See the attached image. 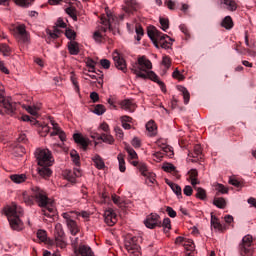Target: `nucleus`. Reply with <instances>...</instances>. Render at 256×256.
<instances>
[{"label": "nucleus", "instance_id": "f257e3e1", "mask_svg": "<svg viewBox=\"0 0 256 256\" xmlns=\"http://www.w3.org/2000/svg\"><path fill=\"white\" fill-rule=\"evenodd\" d=\"M31 191L32 196L24 198L26 205H33V199H35L39 207L43 208V215L46 217H51L49 213H55V207H53V204L49 203V198L47 197L45 191L39 188V186H32Z\"/></svg>", "mask_w": 256, "mask_h": 256}, {"label": "nucleus", "instance_id": "f03ea898", "mask_svg": "<svg viewBox=\"0 0 256 256\" xmlns=\"http://www.w3.org/2000/svg\"><path fill=\"white\" fill-rule=\"evenodd\" d=\"M153 63L146 56L138 57L137 61L132 64L131 71L140 79H157V74L151 71Z\"/></svg>", "mask_w": 256, "mask_h": 256}, {"label": "nucleus", "instance_id": "7ed1b4c3", "mask_svg": "<svg viewBox=\"0 0 256 256\" xmlns=\"http://www.w3.org/2000/svg\"><path fill=\"white\" fill-rule=\"evenodd\" d=\"M4 213L13 231H23L25 229V224L21 220V217H23V208L21 206L12 203L4 208Z\"/></svg>", "mask_w": 256, "mask_h": 256}, {"label": "nucleus", "instance_id": "20e7f679", "mask_svg": "<svg viewBox=\"0 0 256 256\" xmlns=\"http://www.w3.org/2000/svg\"><path fill=\"white\" fill-rule=\"evenodd\" d=\"M108 17L107 19L101 18V26L93 33V39L96 43H103L105 41V33H107V29L113 32L115 35V31H113V25H117V17L113 16V14L106 12Z\"/></svg>", "mask_w": 256, "mask_h": 256}, {"label": "nucleus", "instance_id": "39448f33", "mask_svg": "<svg viewBox=\"0 0 256 256\" xmlns=\"http://www.w3.org/2000/svg\"><path fill=\"white\" fill-rule=\"evenodd\" d=\"M148 37L151 39L155 47L159 49L161 47L162 49H169L171 47V44L167 42L166 39H170L169 36L161 33L157 28L150 26L147 31Z\"/></svg>", "mask_w": 256, "mask_h": 256}, {"label": "nucleus", "instance_id": "423d86ee", "mask_svg": "<svg viewBox=\"0 0 256 256\" xmlns=\"http://www.w3.org/2000/svg\"><path fill=\"white\" fill-rule=\"evenodd\" d=\"M49 244L59 247L60 249L67 247V237L65 236V231H63V225L61 223L55 225L54 239L50 240Z\"/></svg>", "mask_w": 256, "mask_h": 256}, {"label": "nucleus", "instance_id": "0eeeda50", "mask_svg": "<svg viewBox=\"0 0 256 256\" xmlns=\"http://www.w3.org/2000/svg\"><path fill=\"white\" fill-rule=\"evenodd\" d=\"M35 157L39 166H51L55 162V159H53V154L47 148L36 149Z\"/></svg>", "mask_w": 256, "mask_h": 256}, {"label": "nucleus", "instance_id": "6e6552de", "mask_svg": "<svg viewBox=\"0 0 256 256\" xmlns=\"http://www.w3.org/2000/svg\"><path fill=\"white\" fill-rule=\"evenodd\" d=\"M125 249L131 256H141V247L137 243V237H128L125 241Z\"/></svg>", "mask_w": 256, "mask_h": 256}, {"label": "nucleus", "instance_id": "1a4fd4ad", "mask_svg": "<svg viewBox=\"0 0 256 256\" xmlns=\"http://www.w3.org/2000/svg\"><path fill=\"white\" fill-rule=\"evenodd\" d=\"M62 217L71 235H77L79 233V225H77V222L73 219V212H64L62 213Z\"/></svg>", "mask_w": 256, "mask_h": 256}, {"label": "nucleus", "instance_id": "9d476101", "mask_svg": "<svg viewBox=\"0 0 256 256\" xmlns=\"http://www.w3.org/2000/svg\"><path fill=\"white\" fill-rule=\"evenodd\" d=\"M2 109L6 115L13 116L17 110V103H15L11 97L2 96Z\"/></svg>", "mask_w": 256, "mask_h": 256}, {"label": "nucleus", "instance_id": "9b49d317", "mask_svg": "<svg viewBox=\"0 0 256 256\" xmlns=\"http://www.w3.org/2000/svg\"><path fill=\"white\" fill-rule=\"evenodd\" d=\"M113 61L115 63V67H117L123 73H127V63L121 54L117 51L113 52L112 54Z\"/></svg>", "mask_w": 256, "mask_h": 256}, {"label": "nucleus", "instance_id": "f8f14e48", "mask_svg": "<svg viewBox=\"0 0 256 256\" xmlns=\"http://www.w3.org/2000/svg\"><path fill=\"white\" fill-rule=\"evenodd\" d=\"M145 226L148 229H155V227H161V220L158 214H150L144 221Z\"/></svg>", "mask_w": 256, "mask_h": 256}, {"label": "nucleus", "instance_id": "ddd939ff", "mask_svg": "<svg viewBox=\"0 0 256 256\" xmlns=\"http://www.w3.org/2000/svg\"><path fill=\"white\" fill-rule=\"evenodd\" d=\"M253 244V236L246 235L242 239V253H244L245 256H253V250L248 249L247 247H251Z\"/></svg>", "mask_w": 256, "mask_h": 256}, {"label": "nucleus", "instance_id": "4468645a", "mask_svg": "<svg viewBox=\"0 0 256 256\" xmlns=\"http://www.w3.org/2000/svg\"><path fill=\"white\" fill-rule=\"evenodd\" d=\"M16 37L19 43H28L29 42V33H27V29L25 25H19L16 28Z\"/></svg>", "mask_w": 256, "mask_h": 256}, {"label": "nucleus", "instance_id": "2eb2a0df", "mask_svg": "<svg viewBox=\"0 0 256 256\" xmlns=\"http://www.w3.org/2000/svg\"><path fill=\"white\" fill-rule=\"evenodd\" d=\"M218 5H220V7L222 9H226V11H237V1L235 0H218Z\"/></svg>", "mask_w": 256, "mask_h": 256}, {"label": "nucleus", "instance_id": "dca6fc26", "mask_svg": "<svg viewBox=\"0 0 256 256\" xmlns=\"http://www.w3.org/2000/svg\"><path fill=\"white\" fill-rule=\"evenodd\" d=\"M104 221L109 227H113L117 223V214H115L113 209H108L104 212Z\"/></svg>", "mask_w": 256, "mask_h": 256}, {"label": "nucleus", "instance_id": "f3484780", "mask_svg": "<svg viewBox=\"0 0 256 256\" xmlns=\"http://www.w3.org/2000/svg\"><path fill=\"white\" fill-rule=\"evenodd\" d=\"M50 123L53 129V131L51 132V136L53 137L55 135H58L60 141H65V139H67V136L65 135V132L61 130V128L59 127V124H57L55 120H50Z\"/></svg>", "mask_w": 256, "mask_h": 256}, {"label": "nucleus", "instance_id": "a211bd4d", "mask_svg": "<svg viewBox=\"0 0 256 256\" xmlns=\"http://www.w3.org/2000/svg\"><path fill=\"white\" fill-rule=\"evenodd\" d=\"M203 153V150L201 149V145H195L194 146V151L190 152L188 154V157H190L188 159V161H192V163H195L197 161H199V159H201V155Z\"/></svg>", "mask_w": 256, "mask_h": 256}, {"label": "nucleus", "instance_id": "6ab92c4d", "mask_svg": "<svg viewBox=\"0 0 256 256\" xmlns=\"http://www.w3.org/2000/svg\"><path fill=\"white\" fill-rule=\"evenodd\" d=\"M73 139L75 143H77L78 145H81L83 149H87V147H89V139H87L83 135L76 133L73 135Z\"/></svg>", "mask_w": 256, "mask_h": 256}, {"label": "nucleus", "instance_id": "aec40b11", "mask_svg": "<svg viewBox=\"0 0 256 256\" xmlns=\"http://www.w3.org/2000/svg\"><path fill=\"white\" fill-rule=\"evenodd\" d=\"M165 183H166V185H168L170 187V189L173 191V193H175V195H177L178 199H181L183 197L181 186L169 181V179H166Z\"/></svg>", "mask_w": 256, "mask_h": 256}, {"label": "nucleus", "instance_id": "412c9836", "mask_svg": "<svg viewBox=\"0 0 256 256\" xmlns=\"http://www.w3.org/2000/svg\"><path fill=\"white\" fill-rule=\"evenodd\" d=\"M50 166H39L37 169L38 175L43 179H49V177L53 174V171L49 169Z\"/></svg>", "mask_w": 256, "mask_h": 256}, {"label": "nucleus", "instance_id": "4be33fe9", "mask_svg": "<svg viewBox=\"0 0 256 256\" xmlns=\"http://www.w3.org/2000/svg\"><path fill=\"white\" fill-rule=\"evenodd\" d=\"M120 107L124 111H128L129 113H133L135 111V103L131 100H123L120 102Z\"/></svg>", "mask_w": 256, "mask_h": 256}, {"label": "nucleus", "instance_id": "5701e85b", "mask_svg": "<svg viewBox=\"0 0 256 256\" xmlns=\"http://www.w3.org/2000/svg\"><path fill=\"white\" fill-rule=\"evenodd\" d=\"M10 179L12 183L21 185V183H25V181H27V174H12L10 175Z\"/></svg>", "mask_w": 256, "mask_h": 256}, {"label": "nucleus", "instance_id": "b1692460", "mask_svg": "<svg viewBox=\"0 0 256 256\" xmlns=\"http://www.w3.org/2000/svg\"><path fill=\"white\" fill-rule=\"evenodd\" d=\"M188 179L191 183V185H193V187H195V185H199V179H197V177H199V172H197V169H191L188 172Z\"/></svg>", "mask_w": 256, "mask_h": 256}, {"label": "nucleus", "instance_id": "393cba45", "mask_svg": "<svg viewBox=\"0 0 256 256\" xmlns=\"http://www.w3.org/2000/svg\"><path fill=\"white\" fill-rule=\"evenodd\" d=\"M146 130L148 131L149 137H155L157 135V124H155V121L150 120L147 122Z\"/></svg>", "mask_w": 256, "mask_h": 256}, {"label": "nucleus", "instance_id": "a878e982", "mask_svg": "<svg viewBox=\"0 0 256 256\" xmlns=\"http://www.w3.org/2000/svg\"><path fill=\"white\" fill-rule=\"evenodd\" d=\"M92 161H93L96 169H99V170L105 169V161L103 160V158H101V156H99L97 154L94 155L92 157Z\"/></svg>", "mask_w": 256, "mask_h": 256}, {"label": "nucleus", "instance_id": "bb28decb", "mask_svg": "<svg viewBox=\"0 0 256 256\" xmlns=\"http://www.w3.org/2000/svg\"><path fill=\"white\" fill-rule=\"evenodd\" d=\"M68 51L70 55H79V43L70 41L68 43Z\"/></svg>", "mask_w": 256, "mask_h": 256}, {"label": "nucleus", "instance_id": "cd10ccee", "mask_svg": "<svg viewBox=\"0 0 256 256\" xmlns=\"http://www.w3.org/2000/svg\"><path fill=\"white\" fill-rule=\"evenodd\" d=\"M162 169L163 171H165V173H173L174 175L177 173V168L175 167V165L169 162L163 163Z\"/></svg>", "mask_w": 256, "mask_h": 256}, {"label": "nucleus", "instance_id": "c85d7f7f", "mask_svg": "<svg viewBox=\"0 0 256 256\" xmlns=\"http://www.w3.org/2000/svg\"><path fill=\"white\" fill-rule=\"evenodd\" d=\"M211 226L213 227V229H216V231H223V225H221L219 219L216 218V216L213 214H211Z\"/></svg>", "mask_w": 256, "mask_h": 256}, {"label": "nucleus", "instance_id": "c756f323", "mask_svg": "<svg viewBox=\"0 0 256 256\" xmlns=\"http://www.w3.org/2000/svg\"><path fill=\"white\" fill-rule=\"evenodd\" d=\"M178 90L180 93H182L184 103L187 105L189 103V100L191 99V94L189 93V90L183 86H178Z\"/></svg>", "mask_w": 256, "mask_h": 256}, {"label": "nucleus", "instance_id": "7c9ffc66", "mask_svg": "<svg viewBox=\"0 0 256 256\" xmlns=\"http://www.w3.org/2000/svg\"><path fill=\"white\" fill-rule=\"evenodd\" d=\"M81 256H93V251L91 250V247L87 245H81L78 249Z\"/></svg>", "mask_w": 256, "mask_h": 256}, {"label": "nucleus", "instance_id": "2f4dec72", "mask_svg": "<svg viewBox=\"0 0 256 256\" xmlns=\"http://www.w3.org/2000/svg\"><path fill=\"white\" fill-rule=\"evenodd\" d=\"M222 27H224V29H233V19L231 18V16H226L222 22H221Z\"/></svg>", "mask_w": 256, "mask_h": 256}, {"label": "nucleus", "instance_id": "473e14b6", "mask_svg": "<svg viewBox=\"0 0 256 256\" xmlns=\"http://www.w3.org/2000/svg\"><path fill=\"white\" fill-rule=\"evenodd\" d=\"M77 177H81V170L79 168H75L73 173L69 172L68 181L75 183V179H77Z\"/></svg>", "mask_w": 256, "mask_h": 256}, {"label": "nucleus", "instance_id": "72a5a7b5", "mask_svg": "<svg viewBox=\"0 0 256 256\" xmlns=\"http://www.w3.org/2000/svg\"><path fill=\"white\" fill-rule=\"evenodd\" d=\"M117 159L119 162V171H121V173H125V171L127 169V167H125V155L120 153V154H118Z\"/></svg>", "mask_w": 256, "mask_h": 256}, {"label": "nucleus", "instance_id": "f704fd0d", "mask_svg": "<svg viewBox=\"0 0 256 256\" xmlns=\"http://www.w3.org/2000/svg\"><path fill=\"white\" fill-rule=\"evenodd\" d=\"M23 109H25L30 115H37L39 113V109H41V106H25L22 105Z\"/></svg>", "mask_w": 256, "mask_h": 256}, {"label": "nucleus", "instance_id": "c9c22d12", "mask_svg": "<svg viewBox=\"0 0 256 256\" xmlns=\"http://www.w3.org/2000/svg\"><path fill=\"white\" fill-rule=\"evenodd\" d=\"M35 0H15L16 5L20 7H29ZM1 3H7V0H1Z\"/></svg>", "mask_w": 256, "mask_h": 256}, {"label": "nucleus", "instance_id": "e433bc0d", "mask_svg": "<svg viewBox=\"0 0 256 256\" xmlns=\"http://www.w3.org/2000/svg\"><path fill=\"white\" fill-rule=\"evenodd\" d=\"M213 187L216 189V191H218V193H222V195L229 193V189L223 184L214 183Z\"/></svg>", "mask_w": 256, "mask_h": 256}, {"label": "nucleus", "instance_id": "4c0bfd02", "mask_svg": "<svg viewBox=\"0 0 256 256\" xmlns=\"http://www.w3.org/2000/svg\"><path fill=\"white\" fill-rule=\"evenodd\" d=\"M100 139L103 141V143H108V145H113V143H115V138H113V136L110 134H102Z\"/></svg>", "mask_w": 256, "mask_h": 256}, {"label": "nucleus", "instance_id": "58836bf2", "mask_svg": "<svg viewBox=\"0 0 256 256\" xmlns=\"http://www.w3.org/2000/svg\"><path fill=\"white\" fill-rule=\"evenodd\" d=\"M213 205L218 207V209H225L227 202L224 200V198H215Z\"/></svg>", "mask_w": 256, "mask_h": 256}, {"label": "nucleus", "instance_id": "ea45409f", "mask_svg": "<svg viewBox=\"0 0 256 256\" xmlns=\"http://www.w3.org/2000/svg\"><path fill=\"white\" fill-rule=\"evenodd\" d=\"M66 13L73 21H77V9H75V7L66 8Z\"/></svg>", "mask_w": 256, "mask_h": 256}, {"label": "nucleus", "instance_id": "a19ab883", "mask_svg": "<svg viewBox=\"0 0 256 256\" xmlns=\"http://www.w3.org/2000/svg\"><path fill=\"white\" fill-rule=\"evenodd\" d=\"M105 111H107V109L103 104H97L94 107L93 113H95V115H103Z\"/></svg>", "mask_w": 256, "mask_h": 256}, {"label": "nucleus", "instance_id": "79ce46f5", "mask_svg": "<svg viewBox=\"0 0 256 256\" xmlns=\"http://www.w3.org/2000/svg\"><path fill=\"white\" fill-rule=\"evenodd\" d=\"M196 197L197 199H201V201H205L207 199V192L203 188H196Z\"/></svg>", "mask_w": 256, "mask_h": 256}, {"label": "nucleus", "instance_id": "37998d69", "mask_svg": "<svg viewBox=\"0 0 256 256\" xmlns=\"http://www.w3.org/2000/svg\"><path fill=\"white\" fill-rule=\"evenodd\" d=\"M161 226L163 227L165 233H169V231H171V219L164 218Z\"/></svg>", "mask_w": 256, "mask_h": 256}, {"label": "nucleus", "instance_id": "c03bdc74", "mask_svg": "<svg viewBox=\"0 0 256 256\" xmlns=\"http://www.w3.org/2000/svg\"><path fill=\"white\" fill-rule=\"evenodd\" d=\"M184 247L188 250V251H194L195 250V243L193 242V240L191 239H185L184 240Z\"/></svg>", "mask_w": 256, "mask_h": 256}, {"label": "nucleus", "instance_id": "a18cd8bd", "mask_svg": "<svg viewBox=\"0 0 256 256\" xmlns=\"http://www.w3.org/2000/svg\"><path fill=\"white\" fill-rule=\"evenodd\" d=\"M151 81H154V83H157L162 91V93H167V88L165 86V83L163 81L159 80V76L156 75V79H150Z\"/></svg>", "mask_w": 256, "mask_h": 256}, {"label": "nucleus", "instance_id": "49530a36", "mask_svg": "<svg viewBox=\"0 0 256 256\" xmlns=\"http://www.w3.org/2000/svg\"><path fill=\"white\" fill-rule=\"evenodd\" d=\"M70 156L72 158L73 163H75V165L79 166L80 165V157H79V154L77 153V151L72 150L70 152Z\"/></svg>", "mask_w": 256, "mask_h": 256}, {"label": "nucleus", "instance_id": "de8ad7c7", "mask_svg": "<svg viewBox=\"0 0 256 256\" xmlns=\"http://www.w3.org/2000/svg\"><path fill=\"white\" fill-rule=\"evenodd\" d=\"M155 181H156L155 174L149 172L148 175L146 176V180H145L146 185H149V186L154 185Z\"/></svg>", "mask_w": 256, "mask_h": 256}, {"label": "nucleus", "instance_id": "09e8293b", "mask_svg": "<svg viewBox=\"0 0 256 256\" xmlns=\"http://www.w3.org/2000/svg\"><path fill=\"white\" fill-rule=\"evenodd\" d=\"M37 238L39 239V241H42V243H44V241H47V231L38 230L37 231Z\"/></svg>", "mask_w": 256, "mask_h": 256}, {"label": "nucleus", "instance_id": "8fccbe9b", "mask_svg": "<svg viewBox=\"0 0 256 256\" xmlns=\"http://www.w3.org/2000/svg\"><path fill=\"white\" fill-rule=\"evenodd\" d=\"M65 35L70 41H75V37H77V33L71 29H66Z\"/></svg>", "mask_w": 256, "mask_h": 256}, {"label": "nucleus", "instance_id": "3c124183", "mask_svg": "<svg viewBox=\"0 0 256 256\" xmlns=\"http://www.w3.org/2000/svg\"><path fill=\"white\" fill-rule=\"evenodd\" d=\"M125 149L128 153L129 159H137V152H135L133 148H131L130 146H126Z\"/></svg>", "mask_w": 256, "mask_h": 256}, {"label": "nucleus", "instance_id": "603ef678", "mask_svg": "<svg viewBox=\"0 0 256 256\" xmlns=\"http://www.w3.org/2000/svg\"><path fill=\"white\" fill-rule=\"evenodd\" d=\"M160 25H161L162 31H167V29H169V19L160 18Z\"/></svg>", "mask_w": 256, "mask_h": 256}, {"label": "nucleus", "instance_id": "864d4df0", "mask_svg": "<svg viewBox=\"0 0 256 256\" xmlns=\"http://www.w3.org/2000/svg\"><path fill=\"white\" fill-rule=\"evenodd\" d=\"M1 51L4 57H9V55H11V48L7 44H2Z\"/></svg>", "mask_w": 256, "mask_h": 256}, {"label": "nucleus", "instance_id": "5fc2aeb1", "mask_svg": "<svg viewBox=\"0 0 256 256\" xmlns=\"http://www.w3.org/2000/svg\"><path fill=\"white\" fill-rule=\"evenodd\" d=\"M162 65L165 67V69H169L171 67V58L169 56H163Z\"/></svg>", "mask_w": 256, "mask_h": 256}, {"label": "nucleus", "instance_id": "6e6d98bb", "mask_svg": "<svg viewBox=\"0 0 256 256\" xmlns=\"http://www.w3.org/2000/svg\"><path fill=\"white\" fill-rule=\"evenodd\" d=\"M172 77L174 79H177V81H184L185 80V76H183L181 74V72L177 69L172 73Z\"/></svg>", "mask_w": 256, "mask_h": 256}, {"label": "nucleus", "instance_id": "4d7b16f0", "mask_svg": "<svg viewBox=\"0 0 256 256\" xmlns=\"http://www.w3.org/2000/svg\"><path fill=\"white\" fill-rule=\"evenodd\" d=\"M138 169L139 171L142 173V175L144 177H147L148 173H150L148 170H147V165L143 164V163H140L139 166H138Z\"/></svg>", "mask_w": 256, "mask_h": 256}, {"label": "nucleus", "instance_id": "13d9d810", "mask_svg": "<svg viewBox=\"0 0 256 256\" xmlns=\"http://www.w3.org/2000/svg\"><path fill=\"white\" fill-rule=\"evenodd\" d=\"M183 193L186 197H191L193 195V188L190 185H187L184 187Z\"/></svg>", "mask_w": 256, "mask_h": 256}, {"label": "nucleus", "instance_id": "bf43d9fd", "mask_svg": "<svg viewBox=\"0 0 256 256\" xmlns=\"http://www.w3.org/2000/svg\"><path fill=\"white\" fill-rule=\"evenodd\" d=\"M114 131H115L116 137H117L118 139H123L124 133H123V130H122L119 126H116V127L114 128Z\"/></svg>", "mask_w": 256, "mask_h": 256}, {"label": "nucleus", "instance_id": "052dcab7", "mask_svg": "<svg viewBox=\"0 0 256 256\" xmlns=\"http://www.w3.org/2000/svg\"><path fill=\"white\" fill-rule=\"evenodd\" d=\"M47 33L52 39H58L61 32L59 31V29L55 28L53 32L48 31Z\"/></svg>", "mask_w": 256, "mask_h": 256}, {"label": "nucleus", "instance_id": "680f3d73", "mask_svg": "<svg viewBox=\"0 0 256 256\" xmlns=\"http://www.w3.org/2000/svg\"><path fill=\"white\" fill-rule=\"evenodd\" d=\"M100 65L103 67V69H109V67H111V61L102 59L100 60Z\"/></svg>", "mask_w": 256, "mask_h": 256}, {"label": "nucleus", "instance_id": "e2e57ef3", "mask_svg": "<svg viewBox=\"0 0 256 256\" xmlns=\"http://www.w3.org/2000/svg\"><path fill=\"white\" fill-rule=\"evenodd\" d=\"M136 34H137L136 40L141 41V37H143V35H144L143 28L142 27H137L136 28Z\"/></svg>", "mask_w": 256, "mask_h": 256}, {"label": "nucleus", "instance_id": "0e129e2a", "mask_svg": "<svg viewBox=\"0 0 256 256\" xmlns=\"http://www.w3.org/2000/svg\"><path fill=\"white\" fill-rule=\"evenodd\" d=\"M166 213H168L169 217H171L172 219H174V217H177V212H175V210H173L169 206L166 208Z\"/></svg>", "mask_w": 256, "mask_h": 256}, {"label": "nucleus", "instance_id": "69168bd1", "mask_svg": "<svg viewBox=\"0 0 256 256\" xmlns=\"http://www.w3.org/2000/svg\"><path fill=\"white\" fill-rule=\"evenodd\" d=\"M112 201L113 203H115V205H121V203H123V200L121 199V197L115 194L112 195Z\"/></svg>", "mask_w": 256, "mask_h": 256}, {"label": "nucleus", "instance_id": "338daca9", "mask_svg": "<svg viewBox=\"0 0 256 256\" xmlns=\"http://www.w3.org/2000/svg\"><path fill=\"white\" fill-rule=\"evenodd\" d=\"M153 159L156 163H159L163 159V154L161 152H156L153 154Z\"/></svg>", "mask_w": 256, "mask_h": 256}, {"label": "nucleus", "instance_id": "774afa93", "mask_svg": "<svg viewBox=\"0 0 256 256\" xmlns=\"http://www.w3.org/2000/svg\"><path fill=\"white\" fill-rule=\"evenodd\" d=\"M132 145L135 147V149H139V147H141V140L137 137L133 138Z\"/></svg>", "mask_w": 256, "mask_h": 256}]
</instances>
